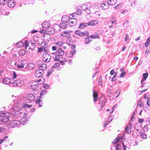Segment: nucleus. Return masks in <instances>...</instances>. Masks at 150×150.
<instances>
[{"label":"nucleus","instance_id":"21","mask_svg":"<svg viewBox=\"0 0 150 150\" xmlns=\"http://www.w3.org/2000/svg\"><path fill=\"white\" fill-rule=\"evenodd\" d=\"M3 82L4 83L6 84H9L11 83L10 80L8 78H5V79H3Z\"/></svg>","mask_w":150,"mask_h":150},{"label":"nucleus","instance_id":"25","mask_svg":"<svg viewBox=\"0 0 150 150\" xmlns=\"http://www.w3.org/2000/svg\"><path fill=\"white\" fill-rule=\"evenodd\" d=\"M61 58H62V55L60 54L57 55L54 58V61L56 62L59 61L60 60L59 59Z\"/></svg>","mask_w":150,"mask_h":150},{"label":"nucleus","instance_id":"10","mask_svg":"<svg viewBox=\"0 0 150 150\" xmlns=\"http://www.w3.org/2000/svg\"><path fill=\"white\" fill-rule=\"evenodd\" d=\"M44 71L38 69V70H36L35 72V75L37 77H42L41 76L44 73Z\"/></svg>","mask_w":150,"mask_h":150},{"label":"nucleus","instance_id":"29","mask_svg":"<svg viewBox=\"0 0 150 150\" xmlns=\"http://www.w3.org/2000/svg\"><path fill=\"white\" fill-rule=\"evenodd\" d=\"M108 3H102L100 4V7L103 9H105L108 7Z\"/></svg>","mask_w":150,"mask_h":150},{"label":"nucleus","instance_id":"23","mask_svg":"<svg viewBox=\"0 0 150 150\" xmlns=\"http://www.w3.org/2000/svg\"><path fill=\"white\" fill-rule=\"evenodd\" d=\"M47 91L46 89H44L40 93V96L39 97L41 98H42L44 97V96L45 94L47 93Z\"/></svg>","mask_w":150,"mask_h":150},{"label":"nucleus","instance_id":"15","mask_svg":"<svg viewBox=\"0 0 150 150\" xmlns=\"http://www.w3.org/2000/svg\"><path fill=\"white\" fill-rule=\"evenodd\" d=\"M47 34H54L55 33L54 29L52 27H49L47 29Z\"/></svg>","mask_w":150,"mask_h":150},{"label":"nucleus","instance_id":"51","mask_svg":"<svg viewBox=\"0 0 150 150\" xmlns=\"http://www.w3.org/2000/svg\"><path fill=\"white\" fill-rule=\"evenodd\" d=\"M13 79H15L16 78H18V75L16 73L15 71H13Z\"/></svg>","mask_w":150,"mask_h":150},{"label":"nucleus","instance_id":"37","mask_svg":"<svg viewBox=\"0 0 150 150\" xmlns=\"http://www.w3.org/2000/svg\"><path fill=\"white\" fill-rule=\"evenodd\" d=\"M89 37H90L91 39H97L99 38L100 36L99 35H93L89 36Z\"/></svg>","mask_w":150,"mask_h":150},{"label":"nucleus","instance_id":"58","mask_svg":"<svg viewBox=\"0 0 150 150\" xmlns=\"http://www.w3.org/2000/svg\"><path fill=\"white\" fill-rule=\"evenodd\" d=\"M7 1L5 0H0V5H4L6 3V2Z\"/></svg>","mask_w":150,"mask_h":150},{"label":"nucleus","instance_id":"40","mask_svg":"<svg viewBox=\"0 0 150 150\" xmlns=\"http://www.w3.org/2000/svg\"><path fill=\"white\" fill-rule=\"evenodd\" d=\"M129 23L128 21L126 19L123 22V27H126L127 25H128V24Z\"/></svg>","mask_w":150,"mask_h":150},{"label":"nucleus","instance_id":"45","mask_svg":"<svg viewBox=\"0 0 150 150\" xmlns=\"http://www.w3.org/2000/svg\"><path fill=\"white\" fill-rule=\"evenodd\" d=\"M108 96L109 97H111L112 96V91L110 89H109L108 90Z\"/></svg>","mask_w":150,"mask_h":150},{"label":"nucleus","instance_id":"28","mask_svg":"<svg viewBox=\"0 0 150 150\" xmlns=\"http://www.w3.org/2000/svg\"><path fill=\"white\" fill-rule=\"evenodd\" d=\"M42 28H47L50 25L47 22H45L42 23Z\"/></svg>","mask_w":150,"mask_h":150},{"label":"nucleus","instance_id":"46","mask_svg":"<svg viewBox=\"0 0 150 150\" xmlns=\"http://www.w3.org/2000/svg\"><path fill=\"white\" fill-rule=\"evenodd\" d=\"M63 44V42H62L59 41L57 42L56 44L58 47H60L62 46Z\"/></svg>","mask_w":150,"mask_h":150},{"label":"nucleus","instance_id":"12","mask_svg":"<svg viewBox=\"0 0 150 150\" xmlns=\"http://www.w3.org/2000/svg\"><path fill=\"white\" fill-rule=\"evenodd\" d=\"M76 53V52L75 51H71L67 52L66 53V57H71L73 56Z\"/></svg>","mask_w":150,"mask_h":150},{"label":"nucleus","instance_id":"27","mask_svg":"<svg viewBox=\"0 0 150 150\" xmlns=\"http://www.w3.org/2000/svg\"><path fill=\"white\" fill-rule=\"evenodd\" d=\"M122 139V137H118L113 140L112 143L114 144H116L119 141Z\"/></svg>","mask_w":150,"mask_h":150},{"label":"nucleus","instance_id":"4","mask_svg":"<svg viewBox=\"0 0 150 150\" xmlns=\"http://www.w3.org/2000/svg\"><path fill=\"white\" fill-rule=\"evenodd\" d=\"M92 7L91 4H90L89 3H87V4H84L81 6L82 9L85 11L87 13L90 14L91 11L90 8Z\"/></svg>","mask_w":150,"mask_h":150},{"label":"nucleus","instance_id":"17","mask_svg":"<svg viewBox=\"0 0 150 150\" xmlns=\"http://www.w3.org/2000/svg\"><path fill=\"white\" fill-rule=\"evenodd\" d=\"M70 18V17L68 16H64L62 18V21L63 22L68 23L69 20Z\"/></svg>","mask_w":150,"mask_h":150},{"label":"nucleus","instance_id":"31","mask_svg":"<svg viewBox=\"0 0 150 150\" xmlns=\"http://www.w3.org/2000/svg\"><path fill=\"white\" fill-rule=\"evenodd\" d=\"M87 27V25L86 23H81L79 25V29H83L85 27Z\"/></svg>","mask_w":150,"mask_h":150},{"label":"nucleus","instance_id":"35","mask_svg":"<svg viewBox=\"0 0 150 150\" xmlns=\"http://www.w3.org/2000/svg\"><path fill=\"white\" fill-rule=\"evenodd\" d=\"M24 44V43L22 41L18 42L16 44V46L18 47H20L22 46Z\"/></svg>","mask_w":150,"mask_h":150},{"label":"nucleus","instance_id":"54","mask_svg":"<svg viewBox=\"0 0 150 150\" xmlns=\"http://www.w3.org/2000/svg\"><path fill=\"white\" fill-rule=\"evenodd\" d=\"M53 72V70H50L49 71H48V72H47V76L48 77H49L51 74Z\"/></svg>","mask_w":150,"mask_h":150},{"label":"nucleus","instance_id":"24","mask_svg":"<svg viewBox=\"0 0 150 150\" xmlns=\"http://www.w3.org/2000/svg\"><path fill=\"white\" fill-rule=\"evenodd\" d=\"M59 26L60 28L64 29H66L67 27V24L64 23H61Z\"/></svg>","mask_w":150,"mask_h":150},{"label":"nucleus","instance_id":"62","mask_svg":"<svg viewBox=\"0 0 150 150\" xmlns=\"http://www.w3.org/2000/svg\"><path fill=\"white\" fill-rule=\"evenodd\" d=\"M132 134L134 137H136L138 135V134L136 132H133Z\"/></svg>","mask_w":150,"mask_h":150},{"label":"nucleus","instance_id":"6","mask_svg":"<svg viewBox=\"0 0 150 150\" xmlns=\"http://www.w3.org/2000/svg\"><path fill=\"white\" fill-rule=\"evenodd\" d=\"M23 83V81L18 79L15 80L14 82H13L12 85L14 87H20Z\"/></svg>","mask_w":150,"mask_h":150},{"label":"nucleus","instance_id":"39","mask_svg":"<svg viewBox=\"0 0 150 150\" xmlns=\"http://www.w3.org/2000/svg\"><path fill=\"white\" fill-rule=\"evenodd\" d=\"M63 33L62 34V35L64 37H68L69 35V32L67 31H64Z\"/></svg>","mask_w":150,"mask_h":150},{"label":"nucleus","instance_id":"43","mask_svg":"<svg viewBox=\"0 0 150 150\" xmlns=\"http://www.w3.org/2000/svg\"><path fill=\"white\" fill-rule=\"evenodd\" d=\"M125 130L126 132L128 134L130 133L131 132V130L129 127L127 126L125 128Z\"/></svg>","mask_w":150,"mask_h":150},{"label":"nucleus","instance_id":"61","mask_svg":"<svg viewBox=\"0 0 150 150\" xmlns=\"http://www.w3.org/2000/svg\"><path fill=\"white\" fill-rule=\"evenodd\" d=\"M32 45H33V46H35V40H31L30 41Z\"/></svg>","mask_w":150,"mask_h":150},{"label":"nucleus","instance_id":"59","mask_svg":"<svg viewBox=\"0 0 150 150\" xmlns=\"http://www.w3.org/2000/svg\"><path fill=\"white\" fill-rule=\"evenodd\" d=\"M43 50V47H41L40 48H38V52H42Z\"/></svg>","mask_w":150,"mask_h":150},{"label":"nucleus","instance_id":"26","mask_svg":"<svg viewBox=\"0 0 150 150\" xmlns=\"http://www.w3.org/2000/svg\"><path fill=\"white\" fill-rule=\"evenodd\" d=\"M28 103H26L25 102H24L22 108H30L33 106V105H29V104H28Z\"/></svg>","mask_w":150,"mask_h":150},{"label":"nucleus","instance_id":"1","mask_svg":"<svg viewBox=\"0 0 150 150\" xmlns=\"http://www.w3.org/2000/svg\"><path fill=\"white\" fill-rule=\"evenodd\" d=\"M15 101L14 106L11 110L10 114L18 118L23 117L25 114L21 108L24 103L25 102L24 98H18Z\"/></svg>","mask_w":150,"mask_h":150},{"label":"nucleus","instance_id":"3","mask_svg":"<svg viewBox=\"0 0 150 150\" xmlns=\"http://www.w3.org/2000/svg\"><path fill=\"white\" fill-rule=\"evenodd\" d=\"M35 96L33 93H29L27 94L25 97H24L26 103H31L35 99Z\"/></svg>","mask_w":150,"mask_h":150},{"label":"nucleus","instance_id":"18","mask_svg":"<svg viewBox=\"0 0 150 150\" xmlns=\"http://www.w3.org/2000/svg\"><path fill=\"white\" fill-rule=\"evenodd\" d=\"M92 40L89 36L86 37L84 40V42L86 44H88Z\"/></svg>","mask_w":150,"mask_h":150},{"label":"nucleus","instance_id":"38","mask_svg":"<svg viewBox=\"0 0 150 150\" xmlns=\"http://www.w3.org/2000/svg\"><path fill=\"white\" fill-rule=\"evenodd\" d=\"M137 105L140 107H141L143 106L142 101L141 99H140L138 101Z\"/></svg>","mask_w":150,"mask_h":150},{"label":"nucleus","instance_id":"11","mask_svg":"<svg viewBox=\"0 0 150 150\" xmlns=\"http://www.w3.org/2000/svg\"><path fill=\"white\" fill-rule=\"evenodd\" d=\"M68 22L69 25L70 26H73L75 25L76 21L74 18H71L70 17V18L68 20Z\"/></svg>","mask_w":150,"mask_h":150},{"label":"nucleus","instance_id":"52","mask_svg":"<svg viewBox=\"0 0 150 150\" xmlns=\"http://www.w3.org/2000/svg\"><path fill=\"white\" fill-rule=\"evenodd\" d=\"M60 66V64L58 63H55L54 65L52 67L53 68H56L59 67Z\"/></svg>","mask_w":150,"mask_h":150},{"label":"nucleus","instance_id":"22","mask_svg":"<svg viewBox=\"0 0 150 150\" xmlns=\"http://www.w3.org/2000/svg\"><path fill=\"white\" fill-rule=\"evenodd\" d=\"M47 67V66L46 64H43L39 67L38 69L44 71L46 69Z\"/></svg>","mask_w":150,"mask_h":150},{"label":"nucleus","instance_id":"56","mask_svg":"<svg viewBox=\"0 0 150 150\" xmlns=\"http://www.w3.org/2000/svg\"><path fill=\"white\" fill-rule=\"evenodd\" d=\"M76 46L75 44H73L71 46V51H75L76 52Z\"/></svg>","mask_w":150,"mask_h":150},{"label":"nucleus","instance_id":"13","mask_svg":"<svg viewBox=\"0 0 150 150\" xmlns=\"http://www.w3.org/2000/svg\"><path fill=\"white\" fill-rule=\"evenodd\" d=\"M28 117H23L21 120L20 121L21 123V124L23 125H25L29 122Z\"/></svg>","mask_w":150,"mask_h":150},{"label":"nucleus","instance_id":"60","mask_svg":"<svg viewBox=\"0 0 150 150\" xmlns=\"http://www.w3.org/2000/svg\"><path fill=\"white\" fill-rule=\"evenodd\" d=\"M40 32L42 33L47 34V30H42L40 31Z\"/></svg>","mask_w":150,"mask_h":150},{"label":"nucleus","instance_id":"19","mask_svg":"<svg viewBox=\"0 0 150 150\" xmlns=\"http://www.w3.org/2000/svg\"><path fill=\"white\" fill-rule=\"evenodd\" d=\"M56 53H55L56 54H60L61 55H63L64 54V51L61 48H59L56 51Z\"/></svg>","mask_w":150,"mask_h":150},{"label":"nucleus","instance_id":"16","mask_svg":"<svg viewBox=\"0 0 150 150\" xmlns=\"http://www.w3.org/2000/svg\"><path fill=\"white\" fill-rule=\"evenodd\" d=\"M40 98L38 96L36 98V100H35V103L38 104L39 107H40L42 106L43 103L42 102V100H41Z\"/></svg>","mask_w":150,"mask_h":150},{"label":"nucleus","instance_id":"7","mask_svg":"<svg viewBox=\"0 0 150 150\" xmlns=\"http://www.w3.org/2000/svg\"><path fill=\"white\" fill-rule=\"evenodd\" d=\"M20 125V122L19 121L16 120H13L10 122L9 127H18Z\"/></svg>","mask_w":150,"mask_h":150},{"label":"nucleus","instance_id":"41","mask_svg":"<svg viewBox=\"0 0 150 150\" xmlns=\"http://www.w3.org/2000/svg\"><path fill=\"white\" fill-rule=\"evenodd\" d=\"M25 64L24 63H21L20 64L17 65V67L18 69H22L24 67Z\"/></svg>","mask_w":150,"mask_h":150},{"label":"nucleus","instance_id":"55","mask_svg":"<svg viewBox=\"0 0 150 150\" xmlns=\"http://www.w3.org/2000/svg\"><path fill=\"white\" fill-rule=\"evenodd\" d=\"M43 87L47 89H48L50 87V85L46 84H43Z\"/></svg>","mask_w":150,"mask_h":150},{"label":"nucleus","instance_id":"50","mask_svg":"<svg viewBox=\"0 0 150 150\" xmlns=\"http://www.w3.org/2000/svg\"><path fill=\"white\" fill-rule=\"evenodd\" d=\"M148 74L147 73H144L143 74V79L144 80H145L148 76Z\"/></svg>","mask_w":150,"mask_h":150},{"label":"nucleus","instance_id":"57","mask_svg":"<svg viewBox=\"0 0 150 150\" xmlns=\"http://www.w3.org/2000/svg\"><path fill=\"white\" fill-rule=\"evenodd\" d=\"M83 36H87L89 35V32L87 31H85L84 32H83Z\"/></svg>","mask_w":150,"mask_h":150},{"label":"nucleus","instance_id":"14","mask_svg":"<svg viewBox=\"0 0 150 150\" xmlns=\"http://www.w3.org/2000/svg\"><path fill=\"white\" fill-rule=\"evenodd\" d=\"M93 102L94 103H95L98 99V94L95 90L93 91Z\"/></svg>","mask_w":150,"mask_h":150},{"label":"nucleus","instance_id":"32","mask_svg":"<svg viewBox=\"0 0 150 150\" xmlns=\"http://www.w3.org/2000/svg\"><path fill=\"white\" fill-rule=\"evenodd\" d=\"M117 0H108V3L109 5H114L116 2Z\"/></svg>","mask_w":150,"mask_h":150},{"label":"nucleus","instance_id":"36","mask_svg":"<svg viewBox=\"0 0 150 150\" xmlns=\"http://www.w3.org/2000/svg\"><path fill=\"white\" fill-rule=\"evenodd\" d=\"M139 135L142 138L144 139L146 138V135L144 132H140Z\"/></svg>","mask_w":150,"mask_h":150},{"label":"nucleus","instance_id":"30","mask_svg":"<svg viewBox=\"0 0 150 150\" xmlns=\"http://www.w3.org/2000/svg\"><path fill=\"white\" fill-rule=\"evenodd\" d=\"M122 147V144H117L115 146L116 150H121Z\"/></svg>","mask_w":150,"mask_h":150},{"label":"nucleus","instance_id":"34","mask_svg":"<svg viewBox=\"0 0 150 150\" xmlns=\"http://www.w3.org/2000/svg\"><path fill=\"white\" fill-rule=\"evenodd\" d=\"M150 44V38L149 37L147 39L146 41L144 44L145 47H147Z\"/></svg>","mask_w":150,"mask_h":150},{"label":"nucleus","instance_id":"48","mask_svg":"<svg viewBox=\"0 0 150 150\" xmlns=\"http://www.w3.org/2000/svg\"><path fill=\"white\" fill-rule=\"evenodd\" d=\"M91 21L93 24V25H96L98 23V20H92Z\"/></svg>","mask_w":150,"mask_h":150},{"label":"nucleus","instance_id":"44","mask_svg":"<svg viewBox=\"0 0 150 150\" xmlns=\"http://www.w3.org/2000/svg\"><path fill=\"white\" fill-rule=\"evenodd\" d=\"M110 21H111V23L112 24H115L117 22L116 18L115 17H112Z\"/></svg>","mask_w":150,"mask_h":150},{"label":"nucleus","instance_id":"53","mask_svg":"<svg viewBox=\"0 0 150 150\" xmlns=\"http://www.w3.org/2000/svg\"><path fill=\"white\" fill-rule=\"evenodd\" d=\"M102 79H101V77H100L98 79V84L99 85H100L101 86H102Z\"/></svg>","mask_w":150,"mask_h":150},{"label":"nucleus","instance_id":"8","mask_svg":"<svg viewBox=\"0 0 150 150\" xmlns=\"http://www.w3.org/2000/svg\"><path fill=\"white\" fill-rule=\"evenodd\" d=\"M42 59L44 61L47 63L50 61L51 59V56H50L49 54L47 53H45L43 54Z\"/></svg>","mask_w":150,"mask_h":150},{"label":"nucleus","instance_id":"64","mask_svg":"<svg viewBox=\"0 0 150 150\" xmlns=\"http://www.w3.org/2000/svg\"><path fill=\"white\" fill-rule=\"evenodd\" d=\"M41 45L43 46V47H45L47 46L46 43L44 41H43L41 43Z\"/></svg>","mask_w":150,"mask_h":150},{"label":"nucleus","instance_id":"63","mask_svg":"<svg viewBox=\"0 0 150 150\" xmlns=\"http://www.w3.org/2000/svg\"><path fill=\"white\" fill-rule=\"evenodd\" d=\"M144 131H147L149 130V127L147 125H146L144 126Z\"/></svg>","mask_w":150,"mask_h":150},{"label":"nucleus","instance_id":"9","mask_svg":"<svg viewBox=\"0 0 150 150\" xmlns=\"http://www.w3.org/2000/svg\"><path fill=\"white\" fill-rule=\"evenodd\" d=\"M8 6L9 7H13L16 4V2L14 0H8L6 2Z\"/></svg>","mask_w":150,"mask_h":150},{"label":"nucleus","instance_id":"5","mask_svg":"<svg viewBox=\"0 0 150 150\" xmlns=\"http://www.w3.org/2000/svg\"><path fill=\"white\" fill-rule=\"evenodd\" d=\"M106 100V99L104 97H102L100 99L99 105L100 106V108L99 110L100 111L102 110L103 107L105 106Z\"/></svg>","mask_w":150,"mask_h":150},{"label":"nucleus","instance_id":"47","mask_svg":"<svg viewBox=\"0 0 150 150\" xmlns=\"http://www.w3.org/2000/svg\"><path fill=\"white\" fill-rule=\"evenodd\" d=\"M38 86L39 85H35V86H31L30 88L32 89L33 90H35L37 89V88L38 87Z\"/></svg>","mask_w":150,"mask_h":150},{"label":"nucleus","instance_id":"2","mask_svg":"<svg viewBox=\"0 0 150 150\" xmlns=\"http://www.w3.org/2000/svg\"><path fill=\"white\" fill-rule=\"evenodd\" d=\"M6 114L4 111H0V120L3 123H6L9 121V117L6 115Z\"/></svg>","mask_w":150,"mask_h":150},{"label":"nucleus","instance_id":"33","mask_svg":"<svg viewBox=\"0 0 150 150\" xmlns=\"http://www.w3.org/2000/svg\"><path fill=\"white\" fill-rule=\"evenodd\" d=\"M75 34L80 36H83V32H81L79 30H77L75 31Z\"/></svg>","mask_w":150,"mask_h":150},{"label":"nucleus","instance_id":"42","mask_svg":"<svg viewBox=\"0 0 150 150\" xmlns=\"http://www.w3.org/2000/svg\"><path fill=\"white\" fill-rule=\"evenodd\" d=\"M39 85V83L37 81H33L32 82L31 85V86H35V85Z\"/></svg>","mask_w":150,"mask_h":150},{"label":"nucleus","instance_id":"20","mask_svg":"<svg viewBox=\"0 0 150 150\" xmlns=\"http://www.w3.org/2000/svg\"><path fill=\"white\" fill-rule=\"evenodd\" d=\"M26 52L24 50H21L18 51V54L20 57L24 55L25 53Z\"/></svg>","mask_w":150,"mask_h":150},{"label":"nucleus","instance_id":"49","mask_svg":"<svg viewBox=\"0 0 150 150\" xmlns=\"http://www.w3.org/2000/svg\"><path fill=\"white\" fill-rule=\"evenodd\" d=\"M120 93V90H117L116 91V92L115 93L114 95H116L118 93V95L116 96V98H117L118 97Z\"/></svg>","mask_w":150,"mask_h":150}]
</instances>
